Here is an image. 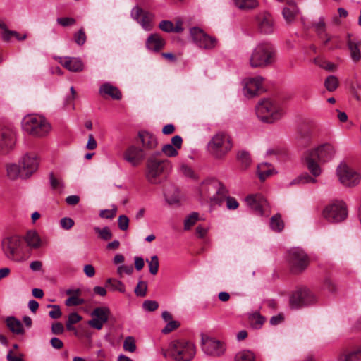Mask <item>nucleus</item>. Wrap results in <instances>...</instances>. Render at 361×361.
Segmentation results:
<instances>
[{
    "mask_svg": "<svg viewBox=\"0 0 361 361\" xmlns=\"http://www.w3.org/2000/svg\"><path fill=\"white\" fill-rule=\"evenodd\" d=\"M335 152L334 146L329 143L307 151L305 157L307 168L314 177L319 176L322 173V169L316 161H328L334 157Z\"/></svg>",
    "mask_w": 361,
    "mask_h": 361,
    "instance_id": "1",
    "label": "nucleus"
},
{
    "mask_svg": "<svg viewBox=\"0 0 361 361\" xmlns=\"http://www.w3.org/2000/svg\"><path fill=\"white\" fill-rule=\"evenodd\" d=\"M275 54V49L270 43H259L251 54L250 65L252 68L267 67L274 63Z\"/></svg>",
    "mask_w": 361,
    "mask_h": 361,
    "instance_id": "2",
    "label": "nucleus"
},
{
    "mask_svg": "<svg viewBox=\"0 0 361 361\" xmlns=\"http://www.w3.org/2000/svg\"><path fill=\"white\" fill-rule=\"evenodd\" d=\"M170 167L168 160L149 157L146 163L145 178L150 184H160L169 173Z\"/></svg>",
    "mask_w": 361,
    "mask_h": 361,
    "instance_id": "3",
    "label": "nucleus"
},
{
    "mask_svg": "<svg viewBox=\"0 0 361 361\" xmlns=\"http://www.w3.org/2000/svg\"><path fill=\"white\" fill-rule=\"evenodd\" d=\"M22 127L25 132L35 137L45 136L51 129L47 120L37 114L25 116L22 121Z\"/></svg>",
    "mask_w": 361,
    "mask_h": 361,
    "instance_id": "4",
    "label": "nucleus"
},
{
    "mask_svg": "<svg viewBox=\"0 0 361 361\" xmlns=\"http://www.w3.org/2000/svg\"><path fill=\"white\" fill-rule=\"evenodd\" d=\"M196 353L195 345L185 340H173L169 343V354L175 361H190Z\"/></svg>",
    "mask_w": 361,
    "mask_h": 361,
    "instance_id": "5",
    "label": "nucleus"
},
{
    "mask_svg": "<svg viewBox=\"0 0 361 361\" xmlns=\"http://www.w3.org/2000/svg\"><path fill=\"white\" fill-rule=\"evenodd\" d=\"M200 192L202 194L208 196L213 193L210 197V202L212 205H221L228 196V192L225 186L215 179L203 182L200 188Z\"/></svg>",
    "mask_w": 361,
    "mask_h": 361,
    "instance_id": "6",
    "label": "nucleus"
},
{
    "mask_svg": "<svg viewBox=\"0 0 361 361\" xmlns=\"http://www.w3.org/2000/svg\"><path fill=\"white\" fill-rule=\"evenodd\" d=\"M256 114L262 121L271 123L281 118L283 111L276 102L264 99L258 103Z\"/></svg>",
    "mask_w": 361,
    "mask_h": 361,
    "instance_id": "7",
    "label": "nucleus"
},
{
    "mask_svg": "<svg viewBox=\"0 0 361 361\" xmlns=\"http://www.w3.org/2000/svg\"><path fill=\"white\" fill-rule=\"evenodd\" d=\"M232 146L230 136L226 133L219 132L208 142L207 148L212 156L220 159L231 149Z\"/></svg>",
    "mask_w": 361,
    "mask_h": 361,
    "instance_id": "8",
    "label": "nucleus"
},
{
    "mask_svg": "<svg viewBox=\"0 0 361 361\" xmlns=\"http://www.w3.org/2000/svg\"><path fill=\"white\" fill-rule=\"evenodd\" d=\"M23 241L18 235L5 237L1 241V248L4 255L8 259L14 262H22L23 257L20 255V249Z\"/></svg>",
    "mask_w": 361,
    "mask_h": 361,
    "instance_id": "9",
    "label": "nucleus"
},
{
    "mask_svg": "<svg viewBox=\"0 0 361 361\" xmlns=\"http://www.w3.org/2000/svg\"><path fill=\"white\" fill-rule=\"evenodd\" d=\"M288 262L291 271L300 274L307 268L310 259L303 250L295 247L288 252Z\"/></svg>",
    "mask_w": 361,
    "mask_h": 361,
    "instance_id": "10",
    "label": "nucleus"
},
{
    "mask_svg": "<svg viewBox=\"0 0 361 361\" xmlns=\"http://www.w3.org/2000/svg\"><path fill=\"white\" fill-rule=\"evenodd\" d=\"M322 214L329 222H341L348 216L347 207L343 201H335L324 209Z\"/></svg>",
    "mask_w": 361,
    "mask_h": 361,
    "instance_id": "11",
    "label": "nucleus"
},
{
    "mask_svg": "<svg viewBox=\"0 0 361 361\" xmlns=\"http://www.w3.org/2000/svg\"><path fill=\"white\" fill-rule=\"evenodd\" d=\"M317 298L307 288L302 287L293 292L290 297L289 304L292 309H299L314 304Z\"/></svg>",
    "mask_w": 361,
    "mask_h": 361,
    "instance_id": "12",
    "label": "nucleus"
},
{
    "mask_svg": "<svg viewBox=\"0 0 361 361\" xmlns=\"http://www.w3.org/2000/svg\"><path fill=\"white\" fill-rule=\"evenodd\" d=\"M340 182L346 187H354L359 184L361 176L345 164H341L336 169Z\"/></svg>",
    "mask_w": 361,
    "mask_h": 361,
    "instance_id": "13",
    "label": "nucleus"
},
{
    "mask_svg": "<svg viewBox=\"0 0 361 361\" xmlns=\"http://www.w3.org/2000/svg\"><path fill=\"white\" fill-rule=\"evenodd\" d=\"M190 33L193 42L200 48L210 49L214 48L217 44L215 37L209 36L200 28L192 27Z\"/></svg>",
    "mask_w": 361,
    "mask_h": 361,
    "instance_id": "14",
    "label": "nucleus"
},
{
    "mask_svg": "<svg viewBox=\"0 0 361 361\" xmlns=\"http://www.w3.org/2000/svg\"><path fill=\"white\" fill-rule=\"evenodd\" d=\"M130 15L145 30L149 31L152 29L154 18L153 13L135 6L132 8Z\"/></svg>",
    "mask_w": 361,
    "mask_h": 361,
    "instance_id": "15",
    "label": "nucleus"
},
{
    "mask_svg": "<svg viewBox=\"0 0 361 361\" xmlns=\"http://www.w3.org/2000/svg\"><path fill=\"white\" fill-rule=\"evenodd\" d=\"M110 314V309L108 307H96L91 312L92 319L89 320L87 324L92 328L100 330L103 328L104 324L108 322Z\"/></svg>",
    "mask_w": 361,
    "mask_h": 361,
    "instance_id": "16",
    "label": "nucleus"
},
{
    "mask_svg": "<svg viewBox=\"0 0 361 361\" xmlns=\"http://www.w3.org/2000/svg\"><path fill=\"white\" fill-rule=\"evenodd\" d=\"M202 348L207 355L214 357L222 355L226 349L222 342L208 336H202Z\"/></svg>",
    "mask_w": 361,
    "mask_h": 361,
    "instance_id": "17",
    "label": "nucleus"
},
{
    "mask_svg": "<svg viewBox=\"0 0 361 361\" xmlns=\"http://www.w3.org/2000/svg\"><path fill=\"white\" fill-rule=\"evenodd\" d=\"M255 21L257 29L261 33L269 35L274 32V20L269 13L267 11L259 13L255 16Z\"/></svg>",
    "mask_w": 361,
    "mask_h": 361,
    "instance_id": "18",
    "label": "nucleus"
},
{
    "mask_svg": "<svg viewBox=\"0 0 361 361\" xmlns=\"http://www.w3.org/2000/svg\"><path fill=\"white\" fill-rule=\"evenodd\" d=\"M16 135L14 131L8 127L0 128V153L9 152L15 145Z\"/></svg>",
    "mask_w": 361,
    "mask_h": 361,
    "instance_id": "19",
    "label": "nucleus"
},
{
    "mask_svg": "<svg viewBox=\"0 0 361 361\" xmlns=\"http://www.w3.org/2000/svg\"><path fill=\"white\" fill-rule=\"evenodd\" d=\"M263 78L261 76L245 79L243 82V92L245 96L251 98L257 95L260 92H262L263 90Z\"/></svg>",
    "mask_w": 361,
    "mask_h": 361,
    "instance_id": "20",
    "label": "nucleus"
},
{
    "mask_svg": "<svg viewBox=\"0 0 361 361\" xmlns=\"http://www.w3.org/2000/svg\"><path fill=\"white\" fill-rule=\"evenodd\" d=\"M145 156L146 154L144 149L134 145L128 147L123 154L124 159L133 166L140 165Z\"/></svg>",
    "mask_w": 361,
    "mask_h": 361,
    "instance_id": "21",
    "label": "nucleus"
},
{
    "mask_svg": "<svg viewBox=\"0 0 361 361\" xmlns=\"http://www.w3.org/2000/svg\"><path fill=\"white\" fill-rule=\"evenodd\" d=\"M245 201L257 214H264V208L267 205V201L264 196L260 194L250 195L245 198Z\"/></svg>",
    "mask_w": 361,
    "mask_h": 361,
    "instance_id": "22",
    "label": "nucleus"
},
{
    "mask_svg": "<svg viewBox=\"0 0 361 361\" xmlns=\"http://www.w3.org/2000/svg\"><path fill=\"white\" fill-rule=\"evenodd\" d=\"M38 160L35 155L26 154L23 157L21 166L23 169L24 178H29L38 167Z\"/></svg>",
    "mask_w": 361,
    "mask_h": 361,
    "instance_id": "23",
    "label": "nucleus"
},
{
    "mask_svg": "<svg viewBox=\"0 0 361 361\" xmlns=\"http://www.w3.org/2000/svg\"><path fill=\"white\" fill-rule=\"evenodd\" d=\"M59 62L64 68L72 72H79L83 69V63L78 58L59 57Z\"/></svg>",
    "mask_w": 361,
    "mask_h": 361,
    "instance_id": "24",
    "label": "nucleus"
},
{
    "mask_svg": "<svg viewBox=\"0 0 361 361\" xmlns=\"http://www.w3.org/2000/svg\"><path fill=\"white\" fill-rule=\"evenodd\" d=\"M99 93L103 97L109 96L115 100H120L122 98V93L118 88L109 82L102 84L99 89Z\"/></svg>",
    "mask_w": 361,
    "mask_h": 361,
    "instance_id": "25",
    "label": "nucleus"
},
{
    "mask_svg": "<svg viewBox=\"0 0 361 361\" xmlns=\"http://www.w3.org/2000/svg\"><path fill=\"white\" fill-rule=\"evenodd\" d=\"M140 142L145 150H152L155 149L158 145L156 137L147 131H140L138 134Z\"/></svg>",
    "mask_w": 361,
    "mask_h": 361,
    "instance_id": "26",
    "label": "nucleus"
},
{
    "mask_svg": "<svg viewBox=\"0 0 361 361\" xmlns=\"http://www.w3.org/2000/svg\"><path fill=\"white\" fill-rule=\"evenodd\" d=\"M165 45L163 38L157 34H151L147 39V47L152 51H159Z\"/></svg>",
    "mask_w": 361,
    "mask_h": 361,
    "instance_id": "27",
    "label": "nucleus"
},
{
    "mask_svg": "<svg viewBox=\"0 0 361 361\" xmlns=\"http://www.w3.org/2000/svg\"><path fill=\"white\" fill-rule=\"evenodd\" d=\"M288 6L283 9V16L288 23H291L295 18L298 13V8L294 1H288Z\"/></svg>",
    "mask_w": 361,
    "mask_h": 361,
    "instance_id": "28",
    "label": "nucleus"
},
{
    "mask_svg": "<svg viewBox=\"0 0 361 361\" xmlns=\"http://www.w3.org/2000/svg\"><path fill=\"white\" fill-rule=\"evenodd\" d=\"M164 197L167 203L170 205L177 204L180 201L178 189L174 185H169L164 190Z\"/></svg>",
    "mask_w": 361,
    "mask_h": 361,
    "instance_id": "29",
    "label": "nucleus"
},
{
    "mask_svg": "<svg viewBox=\"0 0 361 361\" xmlns=\"http://www.w3.org/2000/svg\"><path fill=\"white\" fill-rule=\"evenodd\" d=\"M6 326L16 334H23L24 329L21 322L14 317H8L6 320Z\"/></svg>",
    "mask_w": 361,
    "mask_h": 361,
    "instance_id": "30",
    "label": "nucleus"
},
{
    "mask_svg": "<svg viewBox=\"0 0 361 361\" xmlns=\"http://www.w3.org/2000/svg\"><path fill=\"white\" fill-rule=\"evenodd\" d=\"M348 46L350 51V57L352 60L357 63L361 59V41L354 42L353 40H348Z\"/></svg>",
    "mask_w": 361,
    "mask_h": 361,
    "instance_id": "31",
    "label": "nucleus"
},
{
    "mask_svg": "<svg viewBox=\"0 0 361 361\" xmlns=\"http://www.w3.org/2000/svg\"><path fill=\"white\" fill-rule=\"evenodd\" d=\"M23 172L21 165L13 164L7 166V173L11 179L15 180L19 177L24 178Z\"/></svg>",
    "mask_w": 361,
    "mask_h": 361,
    "instance_id": "32",
    "label": "nucleus"
},
{
    "mask_svg": "<svg viewBox=\"0 0 361 361\" xmlns=\"http://www.w3.org/2000/svg\"><path fill=\"white\" fill-rule=\"evenodd\" d=\"M248 319L252 327L256 329H260L266 320L265 317L258 312L250 314Z\"/></svg>",
    "mask_w": 361,
    "mask_h": 361,
    "instance_id": "33",
    "label": "nucleus"
},
{
    "mask_svg": "<svg viewBox=\"0 0 361 361\" xmlns=\"http://www.w3.org/2000/svg\"><path fill=\"white\" fill-rule=\"evenodd\" d=\"M236 6L241 10L255 9L259 6L257 0H233Z\"/></svg>",
    "mask_w": 361,
    "mask_h": 361,
    "instance_id": "34",
    "label": "nucleus"
},
{
    "mask_svg": "<svg viewBox=\"0 0 361 361\" xmlns=\"http://www.w3.org/2000/svg\"><path fill=\"white\" fill-rule=\"evenodd\" d=\"M338 361H361V348L350 353L339 355Z\"/></svg>",
    "mask_w": 361,
    "mask_h": 361,
    "instance_id": "35",
    "label": "nucleus"
},
{
    "mask_svg": "<svg viewBox=\"0 0 361 361\" xmlns=\"http://www.w3.org/2000/svg\"><path fill=\"white\" fill-rule=\"evenodd\" d=\"M25 241L29 247L37 248L40 246V238L35 231H28L25 236Z\"/></svg>",
    "mask_w": 361,
    "mask_h": 361,
    "instance_id": "36",
    "label": "nucleus"
},
{
    "mask_svg": "<svg viewBox=\"0 0 361 361\" xmlns=\"http://www.w3.org/2000/svg\"><path fill=\"white\" fill-rule=\"evenodd\" d=\"M270 227L275 232H281L284 228V223L280 214H276L270 219Z\"/></svg>",
    "mask_w": 361,
    "mask_h": 361,
    "instance_id": "37",
    "label": "nucleus"
},
{
    "mask_svg": "<svg viewBox=\"0 0 361 361\" xmlns=\"http://www.w3.org/2000/svg\"><path fill=\"white\" fill-rule=\"evenodd\" d=\"M322 41L323 45L327 47L329 43H331L329 46V49H334L338 47L339 40L336 36L331 35L325 32L323 34V39H320Z\"/></svg>",
    "mask_w": 361,
    "mask_h": 361,
    "instance_id": "38",
    "label": "nucleus"
},
{
    "mask_svg": "<svg viewBox=\"0 0 361 361\" xmlns=\"http://www.w3.org/2000/svg\"><path fill=\"white\" fill-rule=\"evenodd\" d=\"M49 182L52 190H56L59 193L62 192L64 188L63 182L61 179L56 178L53 172L49 173Z\"/></svg>",
    "mask_w": 361,
    "mask_h": 361,
    "instance_id": "39",
    "label": "nucleus"
},
{
    "mask_svg": "<svg viewBox=\"0 0 361 361\" xmlns=\"http://www.w3.org/2000/svg\"><path fill=\"white\" fill-rule=\"evenodd\" d=\"M338 79L335 75L328 76L324 81V86L326 90L329 92H333L338 87Z\"/></svg>",
    "mask_w": 361,
    "mask_h": 361,
    "instance_id": "40",
    "label": "nucleus"
},
{
    "mask_svg": "<svg viewBox=\"0 0 361 361\" xmlns=\"http://www.w3.org/2000/svg\"><path fill=\"white\" fill-rule=\"evenodd\" d=\"M106 284L111 286L112 290H118L122 293L126 292L125 285L121 281L109 278L106 280Z\"/></svg>",
    "mask_w": 361,
    "mask_h": 361,
    "instance_id": "41",
    "label": "nucleus"
},
{
    "mask_svg": "<svg viewBox=\"0 0 361 361\" xmlns=\"http://www.w3.org/2000/svg\"><path fill=\"white\" fill-rule=\"evenodd\" d=\"M235 361H255V356L250 350H243L235 357Z\"/></svg>",
    "mask_w": 361,
    "mask_h": 361,
    "instance_id": "42",
    "label": "nucleus"
},
{
    "mask_svg": "<svg viewBox=\"0 0 361 361\" xmlns=\"http://www.w3.org/2000/svg\"><path fill=\"white\" fill-rule=\"evenodd\" d=\"M316 183V179L310 176L307 173H302L300 176L295 178L290 185L300 184V183Z\"/></svg>",
    "mask_w": 361,
    "mask_h": 361,
    "instance_id": "43",
    "label": "nucleus"
},
{
    "mask_svg": "<svg viewBox=\"0 0 361 361\" xmlns=\"http://www.w3.org/2000/svg\"><path fill=\"white\" fill-rule=\"evenodd\" d=\"M314 62L316 65H317L320 68L325 69L326 71H333L336 68V66L334 63L329 62L328 61L324 60L320 58L314 59Z\"/></svg>",
    "mask_w": 361,
    "mask_h": 361,
    "instance_id": "44",
    "label": "nucleus"
},
{
    "mask_svg": "<svg viewBox=\"0 0 361 361\" xmlns=\"http://www.w3.org/2000/svg\"><path fill=\"white\" fill-rule=\"evenodd\" d=\"M123 350L126 352L134 353L136 350L135 340L133 336H127L123 341Z\"/></svg>",
    "mask_w": 361,
    "mask_h": 361,
    "instance_id": "45",
    "label": "nucleus"
},
{
    "mask_svg": "<svg viewBox=\"0 0 361 361\" xmlns=\"http://www.w3.org/2000/svg\"><path fill=\"white\" fill-rule=\"evenodd\" d=\"M147 262L148 264L149 270L151 274L156 275L159 270V259L157 255H153L151 257L150 260L147 259Z\"/></svg>",
    "mask_w": 361,
    "mask_h": 361,
    "instance_id": "46",
    "label": "nucleus"
},
{
    "mask_svg": "<svg viewBox=\"0 0 361 361\" xmlns=\"http://www.w3.org/2000/svg\"><path fill=\"white\" fill-rule=\"evenodd\" d=\"M94 230L99 234V238L104 240H109L111 239L113 236L112 233L108 226H105L103 228L94 227Z\"/></svg>",
    "mask_w": 361,
    "mask_h": 361,
    "instance_id": "47",
    "label": "nucleus"
},
{
    "mask_svg": "<svg viewBox=\"0 0 361 361\" xmlns=\"http://www.w3.org/2000/svg\"><path fill=\"white\" fill-rule=\"evenodd\" d=\"M199 219V214L197 212H192L184 221V229L189 230L194 226Z\"/></svg>",
    "mask_w": 361,
    "mask_h": 361,
    "instance_id": "48",
    "label": "nucleus"
},
{
    "mask_svg": "<svg viewBox=\"0 0 361 361\" xmlns=\"http://www.w3.org/2000/svg\"><path fill=\"white\" fill-rule=\"evenodd\" d=\"M80 295H81L69 296L65 301L66 305L71 307L83 305L85 303V300L80 298Z\"/></svg>",
    "mask_w": 361,
    "mask_h": 361,
    "instance_id": "49",
    "label": "nucleus"
},
{
    "mask_svg": "<svg viewBox=\"0 0 361 361\" xmlns=\"http://www.w3.org/2000/svg\"><path fill=\"white\" fill-rule=\"evenodd\" d=\"M147 282L140 281L135 288L134 292L138 297H145L147 294Z\"/></svg>",
    "mask_w": 361,
    "mask_h": 361,
    "instance_id": "50",
    "label": "nucleus"
},
{
    "mask_svg": "<svg viewBox=\"0 0 361 361\" xmlns=\"http://www.w3.org/2000/svg\"><path fill=\"white\" fill-rule=\"evenodd\" d=\"M180 326V323L178 321L171 320L167 322L166 326L161 330V332L164 334H169L178 329Z\"/></svg>",
    "mask_w": 361,
    "mask_h": 361,
    "instance_id": "51",
    "label": "nucleus"
},
{
    "mask_svg": "<svg viewBox=\"0 0 361 361\" xmlns=\"http://www.w3.org/2000/svg\"><path fill=\"white\" fill-rule=\"evenodd\" d=\"M238 157L245 168H247L250 166L251 163V159L248 152L245 151H241L238 153Z\"/></svg>",
    "mask_w": 361,
    "mask_h": 361,
    "instance_id": "52",
    "label": "nucleus"
},
{
    "mask_svg": "<svg viewBox=\"0 0 361 361\" xmlns=\"http://www.w3.org/2000/svg\"><path fill=\"white\" fill-rule=\"evenodd\" d=\"M314 27L316 32L319 37V39H323V34H325L326 32V24L322 18H320L319 20L315 23Z\"/></svg>",
    "mask_w": 361,
    "mask_h": 361,
    "instance_id": "53",
    "label": "nucleus"
},
{
    "mask_svg": "<svg viewBox=\"0 0 361 361\" xmlns=\"http://www.w3.org/2000/svg\"><path fill=\"white\" fill-rule=\"evenodd\" d=\"M75 42L78 45H83L86 42V35L83 28H80L74 35Z\"/></svg>",
    "mask_w": 361,
    "mask_h": 361,
    "instance_id": "54",
    "label": "nucleus"
},
{
    "mask_svg": "<svg viewBox=\"0 0 361 361\" xmlns=\"http://www.w3.org/2000/svg\"><path fill=\"white\" fill-rule=\"evenodd\" d=\"M162 152L168 157H176L178 154L177 149L171 144L164 145Z\"/></svg>",
    "mask_w": 361,
    "mask_h": 361,
    "instance_id": "55",
    "label": "nucleus"
},
{
    "mask_svg": "<svg viewBox=\"0 0 361 361\" xmlns=\"http://www.w3.org/2000/svg\"><path fill=\"white\" fill-rule=\"evenodd\" d=\"M323 288L325 290H327L328 291L331 293H334L336 291V285L335 283L330 279V278H326L324 281L323 283Z\"/></svg>",
    "mask_w": 361,
    "mask_h": 361,
    "instance_id": "56",
    "label": "nucleus"
},
{
    "mask_svg": "<svg viewBox=\"0 0 361 361\" xmlns=\"http://www.w3.org/2000/svg\"><path fill=\"white\" fill-rule=\"evenodd\" d=\"M118 228L121 231H126L129 225V219L126 215H121L118 219Z\"/></svg>",
    "mask_w": 361,
    "mask_h": 361,
    "instance_id": "57",
    "label": "nucleus"
},
{
    "mask_svg": "<svg viewBox=\"0 0 361 361\" xmlns=\"http://www.w3.org/2000/svg\"><path fill=\"white\" fill-rule=\"evenodd\" d=\"M49 307H51L52 310L49 311V315L52 319H59L61 317L62 313L59 305H48Z\"/></svg>",
    "mask_w": 361,
    "mask_h": 361,
    "instance_id": "58",
    "label": "nucleus"
},
{
    "mask_svg": "<svg viewBox=\"0 0 361 361\" xmlns=\"http://www.w3.org/2000/svg\"><path fill=\"white\" fill-rule=\"evenodd\" d=\"M159 27L166 32H173V23L170 20H162L160 22Z\"/></svg>",
    "mask_w": 361,
    "mask_h": 361,
    "instance_id": "59",
    "label": "nucleus"
},
{
    "mask_svg": "<svg viewBox=\"0 0 361 361\" xmlns=\"http://www.w3.org/2000/svg\"><path fill=\"white\" fill-rule=\"evenodd\" d=\"M143 307L147 311H155L159 307V304L155 300H145L143 302Z\"/></svg>",
    "mask_w": 361,
    "mask_h": 361,
    "instance_id": "60",
    "label": "nucleus"
},
{
    "mask_svg": "<svg viewBox=\"0 0 361 361\" xmlns=\"http://www.w3.org/2000/svg\"><path fill=\"white\" fill-rule=\"evenodd\" d=\"M116 214V209L101 210L99 216L104 219H113Z\"/></svg>",
    "mask_w": 361,
    "mask_h": 361,
    "instance_id": "61",
    "label": "nucleus"
},
{
    "mask_svg": "<svg viewBox=\"0 0 361 361\" xmlns=\"http://www.w3.org/2000/svg\"><path fill=\"white\" fill-rule=\"evenodd\" d=\"M118 274L121 276L123 274L130 275L133 272L132 265H122L118 267Z\"/></svg>",
    "mask_w": 361,
    "mask_h": 361,
    "instance_id": "62",
    "label": "nucleus"
},
{
    "mask_svg": "<svg viewBox=\"0 0 361 361\" xmlns=\"http://www.w3.org/2000/svg\"><path fill=\"white\" fill-rule=\"evenodd\" d=\"M180 173L188 178H194V172L192 169L186 164H183L180 168Z\"/></svg>",
    "mask_w": 361,
    "mask_h": 361,
    "instance_id": "63",
    "label": "nucleus"
},
{
    "mask_svg": "<svg viewBox=\"0 0 361 361\" xmlns=\"http://www.w3.org/2000/svg\"><path fill=\"white\" fill-rule=\"evenodd\" d=\"M60 224L63 228L68 230L73 226L74 221L71 218L64 217L61 219Z\"/></svg>",
    "mask_w": 361,
    "mask_h": 361,
    "instance_id": "64",
    "label": "nucleus"
}]
</instances>
